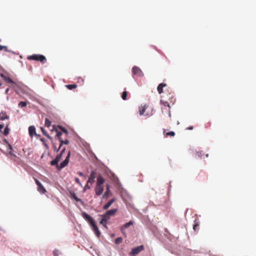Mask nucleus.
<instances>
[{
    "label": "nucleus",
    "mask_w": 256,
    "mask_h": 256,
    "mask_svg": "<svg viewBox=\"0 0 256 256\" xmlns=\"http://www.w3.org/2000/svg\"><path fill=\"white\" fill-rule=\"evenodd\" d=\"M71 197L74 198L76 201L80 202L82 204H83V202L80 198H78L74 192H70Z\"/></svg>",
    "instance_id": "4468645a"
},
{
    "label": "nucleus",
    "mask_w": 256,
    "mask_h": 256,
    "mask_svg": "<svg viewBox=\"0 0 256 256\" xmlns=\"http://www.w3.org/2000/svg\"><path fill=\"white\" fill-rule=\"evenodd\" d=\"M29 134L30 136H32L36 134V128L34 126H30L28 128Z\"/></svg>",
    "instance_id": "dca6fc26"
},
{
    "label": "nucleus",
    "mask_w": 256,
    "mask_h": 256,
    "mask_svg": "<svg viewBox=\"0 0 256 256\" xmlns=\"http://www.w3.org/2000/svg\"><path fill=\"white\" fill-rule=\"evenodd\" d=\"M78 174L79 176H84V175H83V174H82V172H78Z\"/></svg>",
    "instance_id": "49530a36"
},
{
    "label": "nucleus",
    "mask_w": 256,
    "mask_h": 256,
    "mask_svg": "<svg viewBox=\"0 0 256 256\" xmlns=\"http://www.w3.org/2000/svg\"><path fill=\"white\" fill-rule=\"evenodd\" d=\"M164 96H163V99H162L160 100V103L162 104H163L164 106H168V108L169 115L170 116V104L168 101H166L164 99Z\"/></svg>",
    "instance_id": "9b49d317"
},
{
    "label": "nucleus",
    "mask_w": 256,
    "mask_h": 256,
    "mask_svg": "<svg viewBox=\"0 0 256 256\" xmlns=\"http://www.w3.org/2000/svg\"><path fill=\"white\" fill-rule=\"evenodd\" d=\"M166 86V84L164 83H160L158 84L157 88V90L160 94H161L163 92V88Z\"/></svg>",
    "instance_id": "f8f14e48"
},
{
    "label": "nucleus",
    "mask_w": 256,
    "mask_h": 256,
    "mask_svg": "<svg viewBox=\"0 0 256 256\" xmlns=\"http://www.w3.org/2000/svg\"><path fill=\"white\" fill-rule=\"evenodd\" d=\"M133 224L132 221H130L126 223L122 227V230L124 228H126L130 227L131 225Z\"/></svg>",
    "instance_id": "aec40b11"
},
{
    "label": "nucleus",
    "mask_w": 256,
    "mask_h": 256,
    "mask_svg": "<svg viewBox=\"0 0 256 256\" xmlns=\"http://www.w3.org/2000/svg\"><path fill=\"white\" fill-rule=\"evenodd\" d=\"M34 181L38 186V190L42 194L46 193V190L40 182L36 178L34 179Z\"/></svg>",
    "instance_id": "39448f33"
},
{
    "label": "nucleus",
    "mask_w": 256,
    "mask_h": 256,
    "mask_svg": "<svg viewBox=\"0 0 256 256\" xmlns=\"http://www.w3.org/2000/svg\"><path fill=\"white\" fill-rule=\"evenodd\" d=\"M196 154L198 158H201L204 153L202 151H200L196 152Z\"/></svg>",
    "instance_id": "c9c22d12"
},
{
    "label": "nucleus",
    "mask_w": 256,
    "mask_h": 256,
    "mask_svg": "<svg viewBox=\"0 0 256 256\" xmlns=\"http://www.w3.org/2000/svg\"><path fill=\"white\" fill-rule=\"evenodd\" d=\"M105 182L104 179L102 178V176L100 175H99L97 178L96 184L103 186Z\"/></svg>",
    "instance_id": "9d476101"
},
{
    "label": "nucleus",
    "mask_w": 256,
    "mask_h": 256,
    "mask_svg": "<svg viewBox=\"0 0 256 256\" xmlns=\"http://www.w3.org/2000/svg\"><path fill=\"white\" fill-rule=\"evenodd\" d=\"M3 46H2L0 45V50H3Z\"/></svg>",
    "instance_id": "8fccbe9b"
},
{
    "label": "nucleus",
    "mask_w": 256,
    "mask_h": 256,
    "mask_svg": "<svg viewBox=\"0 0 256 256\" xmlns=\"http://www.w3.org/2000/svg\"><path fill=\"white\" fill-rule=\"evenodd\" d=\"M9 117L6 115V113H0V120H4L5 119H8Z\"/></svg>",
    "instance_id": "412c9836"
},
{
    "label": "nucleus",
    "mask_w": 256,
    "mask_h": 256,
    "mask_svg": "<svg viewBox=\"0 0 256 256\" xmlns=\"http://www.w3.org/2000/svg\"><path fill=\"white\" fill-rule=\"evenodd\" d=\"M70 151H68L65 160L62 162H61L60 165L58 164V162L56 158L50 162V164L52 166H56L58 170H60L61 169L63 168L68 165L70 160Z\"/></svg>",
    "instance_id": "f03ea898"
},
{
    "label": "nucleus",
    "mask_w": 256,
    "mask_h": 256,
    "mask_svg": "<svg viewBox=\"0 0 256 256\" xmlns=\"http://www.w3.org/2000/svg\"><path fill=\"white\" fill-rule=\"evenodd\" d=\"M8 146H9V150H10V151L8 152V154H9L10 156H14V157L16 158V154H14L12 152V146L10 145V144L8 145Z\"/></svg>",
    "instance_id": "a878e982"
},
{
    "label": "nucleus",
    "mask_w": 256,
    "mask_h": 256,
    "mask_svg": "<svg viewBox=\"0 0 256 256\" xmlns=\"http://www.w3.org/2000/svg\"><path fill=\"white\" fill-rule=\"evenodd\" d=\"M96 176V172L94 170L92 171L88 178V183H90L91 184H93L94 182Z\"/></svg>",
    "instance_id": "6e6552de"
},
{
    "label": "nucleus",
    "mask_w": 256,
    "mask_h": 256,
    "mask_svg": "<svg viewBox=\"0 0 256 256\" xmlns=\"http://www.w3.org/2000/svg\"><path fill=\"white\" fill-rule=\"evenodd\" d=\"M127 95H128L127 92L126 91H124L122 92V100H126Z\"/></svg>",
    "instance_id": "cd10ccee"
},
{
    "label": "nucleus",
    "mask_w": 256,
    "mask_h": 256,
    "mask_svg": "<svg viewBox=\"0 0 256 256\" xmlns=\"http://www.w3.org/2000/svg\"><path fill=\"white\" fill-rule=\"evenodd\" d=\"M74 180H75V182L76 183H77L80 186H82V184L80 183V180L78 178L76 177V178H75Z\"/></svg>",
    "instance_id": "4c0bfd02"
},
{
    "label": "nucleus",
    "mask_w": 256,
    "mask_h": 256,
    "mask_svg": "<svg viewBox=\"0 0 256 256\" xmlns=\"http://www.w3.org/2000/svg\"><path fill=\"white\" fill-rule=\"evenodd\" d=\"M144 250V246H138L136 248H135L132 250L130 252V254L132 256H136L142 250Z\"/></svg>",
    "instance_id": "0eeeda50"
},
{
    "label": "nucleus",
    "mask_w": 256,
    "mask_h": 256,
    "mask_svg": "<svg viewBox=\"0 0 256 256\" xmlns=\"http://www.w3.org/2000/svg\"><path fill=\"white\" fill-rule=\"evenodd\" d=\"M168 98L170 102L174 104V102H175V98H174L172 94L170 93Z\"/></svg>",
    "instance_id": "4be33fe9"
},
{
    "label": "nucleus",
    "mask_w": 256,
    "mask_h": 256,
    "mask_svg": "<svg viewBox=\"0 0 256 256\" xmlns=\"http://www.w3.org/2000/svg\"><path fill=\"white\" fill-rule=\"evenodd\" d=\"M199 224L198 222H196V221H194V224L193 226V229L194 230H196Z\"/></svg>",
    "instance_id": "f704fd0d"
},
{
    "label": "nucleus",
    "mask_w": 256,
    "mask_h": 256,
    "mask_svg": "<svg viewBox=\"0 0 256 256\" xmlns=\"http://www.w3.org/2000/svg\"><path fill=\"white\" fill-rule=\"evenodd\" d=\"M166 136H175V132H170L166 133Z\"/></svg>",
    "instance_id": "c85d7f7f"
},
{
    "label": "nucleus",
    "mask_w": 256,
    "mask_h": 256,
    "mask_svg": "<svg viewBox=\"0 0 256 256\" xmlns=\"http://www.w3.org/2000/svg\"><path fill=\"white\" fill-rule=\"evenodd\" d=\"M147 107H148L147 106H142V108H140V110H139L140 115H142L144 114V112Z\"/></svg>",
    "instance_id": "5701e85b"
},
{
    "label": "nucleus",
    "mask_w": 256,
    "mask_h": 256,
    "mask_svg": "<svg viewBox=\"0 0 256 256\" xmlns=\"http://www.w3.org/2000/svg\"><path fill=\"white\" fill-rule=\"evenodd\" d=\"M115 201L114 198H112L110 201H108L104 206L103 209L106 210L110 207V206L112 204L113 202Z\"/></svg>",
    "instance_id": "ddd939ff"
},
{
    "label": "nucleus",
    "mask_w": 256,
    "mask_h": 256,
    "mask_svg": "<svg viewBox=\"0 0 256 256\" xmlns=\"http://www.w3.org/2000/svg\"><path fill=\"white\" fill-rule=\"evenodd\" d=\"M106 186V190H110V186H109V184H107Z\"/></svg>",
    "instance_id": "de8ad7c7"
},
{
    "label": "nucleus",
    "mask_w": 256,
    "mask_h": 256,
    "mask_svg": "<svg viewBox=\"0 0 256 256\" xmlns=\"http://www.w3.org/2000/svg\"><path fill=\"white\" fill-rule=\"evenodd\" d=\"M3 50H4L6 52H10V50H8L7 47L6 46H3Z\"/></svg>",
    "instance_id": "79ce46f5"
},
{
    "label": "nucleus",
    "mask_w": 256,
    "mask_h": 256,
    "mask_svg": "<svg viewBox=\"0 0 256 256\" xmlns=\"http://www.w3.org/2000/svg\"><path fill=\"white\" fill-rule=\"evenodd\" d=\"M50 124H51V122L48 118H46L44 126L46 127H49L50 126Z\"/></svg>",
    "instance_id": "bb28decb"
},
{
    "label": "nucleus",
    "mask_w": 256,
    "mask_h": 256,
    "mask_svg": "<svg viewBox=\"0 0 256 256\" xmlns=\"http://www.w3.org/2000/svg\"><path fill=\"white\" fill-rule=\"evenodd\" d=\"M59 128L62 130L63 131V132H64V133H66V134H68V131L66 129H65L64 128H62V126H59Z\"/></svg>",
    "instance_id": "ea45409f"
},
{
    "label": "nucleus",
    "mask_w": 256,
    "mask_h": 256,
    "mask_svg": "<svg viewBox=\"0 0 256 256\" xmlns=\"http://www.w3.org/2000/svg\"><path fill=\"white\" fill-rule=\"evenodd\" d=\"M82 217L86 220L92 227V229L96 234L98 237H100V232L99 231L98 228L96 224L94 219L90 215L86 214V212H82Z\"/></svg>",
    "instance_id": "f257e3e1"
},
{
    "label": "nucleus",
    "mask_w": 256,
    "mask_h": 256,
    "mask_svg": "<svg viewBox=\"0 0 256 256\" xmlns=\"http://www.w3.org/2000/svg\"><path fill=\"white\" fill-rule=\"evenodd\" d=\"M66 87L68 88L69 90H72V89L76 88L77 87V85L76 84H68V85H66Z\"/></svg>",
    "instance_id": "b1692460"
},
{
    "label": "nucleus",
    "mask_w": 256,
    "mask_h": 256,
    "mask_svg": "<svg viewBox=\"0 0 256 256\" xmlns=\"http://www.w3.org/2000/svg\"><path fill=\"white\" fill-rule=\"evenodd\" d=\"M194 128L192 126H190L189 127H188L186 129L187 130H193Z\"/></svg>",
    "instance_id": "a18cd8bd"
},
{
    "label": "nucleus",
    "mask_w": 256,
    "mask_h": 256,
    "mask_svg": "<svg viewBox=\"0 0 256 256\" xmlns=\"http://www.w3.org/2000/svg\"><path fill=\"white\" fill-rule=\"evenodd\" d=\"M60 144L59 146V148H60L62 144H69V141L68 140H62V138H60Z\"/></svg>",
    "instance_id": "a211bd4d"
},
{
    "label": "nucleus",
    "mask_w": 256,
    "mask_h": 256,
    "mask_svg": "<svg viewBox=\"0 0 256 256\" xmlns=\"http://www.w3.org/2000/svg\"><path fill=\"white\" fill-rule=\"evenodd\" d=\"M9 90H9V88H7L6 90L5 93H6V94H8V92H9Z\"/></svg>",
    "instance_id": "09e8293b"
},
{
    "label": "nucleus",
    "mask_w": 256,
    "mask_h": 256,
    "mask_svg": "<svg viewBox=\"0 0 256 256\" xmlns=\"http://www.w3.org/2000/svg\"><path fill=\"white\" fill-rule=\"evenodd\" d=\"M53 128H54V129L55 128V126H53Z\"/></svg>",
    "instance_id": "603ef678"
},
{
    "label": "nucleus",
    "mask_w": 256,
    "mask_h": 256,
    "mask_svg": "<svg viewBox=\"0 0 256 256\" xmlns=\"http://www.w3.org/2000/svg\"><path fill=\"white\" fill-rule=\"evenodd\" d=\"M40 140L43 142V143H44V146H46V148H48V145L45 142L44 139L43 138H40Z\"/></svg>",
    "instance_id": "58836bf2"
},
{
    "label": "nucleus",
    "mask_w": 256,
    "mask_h": 256,
    "mask_svg": "<svg viewBox=\"0 0 256 256\" xmlns=\"http://www.w3.org/2000/svg\"><path fill=\"white\" fill-rule=\"evenodd\" d=\"M206 156L208 158V154H206Z\"/></svg>",
    "instance_id": "3c124183"
},
{
    "label": "nucleus",
    "mask_w": 256,
    "mask_h": 256,
    "mask_svg": "<svg viewBox=\"0 0 256 256\" xmlns=\"http://www.w3.org/2000/svg\"><path fill=\"white\" fill-rule=\"evenodd\" d=\"M102 218L104 219L105 222H107L110 218V216L107 215L106 213L102 215Z\"/></svg>",
    "instance_id": "393cba45"
},
{
    "label": "nucleus",
    "mask_w": 256,
    "mask_h": 256,
    "mask_svg": "<svg viewBox=\"0 0 256 256\" xmlns=\"http://www.w3.org/2000/svg\"><path fill=\"white\" fill-rule=\"evenodd\" d=\"M60 148H57L56 146H54V150L56 152H58L59 150H60Z\"/></svg>",
    "instance_id": "37998d69"
},
{
    "label": "nucleus",
    "mask_w": 256,
    "mask_h": 256,
    "mask_svg": "<svg viewBox=\"0 0 256 256\" xmlns=\"http://www.w3.org/2000/svg\"><path fill=\"white\" fill-rule=\"evenodd\" d=\"M0 76L1 78H2L4 80V81L8 83V84H14V83L13 80L10 78L8 76H6L4 74H0Z\"/></svg>",
    "instance_id": "1a4fd4ad"
},
{
    "label": "nucleus",
    "mask_w": 256,
    "mask_h": 256,
    "mask_svg": "<svg viewBox=\"0 0 256 256\" xmlns=\"http://www.w3.org/2000/svg\"><path fill=\"white\" fill-rule=\"evenodd\" d=\"M56 136H58V138L60 140V138H61L60 136H61L62 133V132L58 131V130L57 129H56Z\"/></svg>",
    "instance_id": "72a5a7b5"
},
{
    "label": "nucleus",
    "mask_w": 256,
    "mask_h": 256,
    "mask_svg": "<svg viewBox=\"0 0 256 256\" xmlns=\"http://www.w3.org/2000/svg\"><path fill=\"white\" fill-rule=\"evenodd\" d=\"M132 74L137 76L142 77L144 76L142 70L138 66H134L132 68Z\"/></svg>",
    "instance_id": "20e7f679"
},
{
    "label": "nucleus",
    "mask_w": 256,
    "mask_h": 256,
    "mask_svg": "<svg viewBox=\"0 0 256 256\" xmlns=\"http://www.w3.org/2000/svg\"><path fill=\"white\" fill-rule=\"evenodd\" d=\"M122 241V238H121V237H118V238H117L116 240H115V243L116 244H119L120 243H121Z\"/></svg>",
    "instance_id": "c756f323"
},
{
    "label": "nucleus",
    "mask_w": 256,
    "mask_h": 256,
    "mask_svg": "<svg viewBox=\"0 0 256 256\" xmlns=\"http://www.w3.org/2000/svg\"><path fill=\"white\" fill-rule=\"evenodd\" d=\"M8 132H9V129H8V126H6V127L4 128V132H3V133H4V134L5 136H6V135H7V134H8Z\"/></svg>",
    "instance_id": "473e14b6"
},
{
    "label": "nucleus",
    "mask_w": 256,
    "mask_h": 256,
    "mask_svg": "<svg viewBox=\"0 0 256 256\" xmlns=\"http://www.w3.org/2000/svg\"><path fill=\"white\" fill-rule=\"evenodd\" d=\"M110 194V190H106L103 196V197L106 198H108Z\"/></svg>",
    "instance_id": "2f4dec72"
},
{
    "label": "nucleus",
    "mask_w": 256,
    "mask_h": 256,
    "mask_svg": "<svg viewBox=\"0 0 256 256\" xmlns=\"http://www.w3.org/2000/svg\"><path fill=\"white\" fill-rule=\"evenodd\" d=\"M117 211V208H114L108 210L106 213V214L107 215L109 216H113L114 215V214L116 213Z\"/></svg>",
    "instance_id": "2eb2a0df"
},
{
    "label": "nucleus",
    "mask_w": 256,
    "mask_h": 256,
    "mask_svg": "<svg viewBox=\"0 0 256 256\" xmlns=\"http://www.w3.org/2000/svg\"><path fill=\"white\" fill-rule=\"evenodd\" d=\"M107 222H105V220L102 218L101 220L100 221V224H102L104 226H106Z\"/></svg>",
    "instance_id": "e433bc0d"
},
{
    "label": "nucleus",
    "mask_w": 256,
    "mask_h": 256,
    "mask_svg": "<svg viewBox=\"0 0 256 256\" xmlns=\"http://www.w3.org/2000/svg\"><path fill=\"white\" fill-rule=\"evenodd\" d=\"M41 130H42V134L45 136H46L48 138H49L50 140H52V137L48 134V133L47 132L42 128H41Z\"/></svg>",
    "instance_id": "6ab92c4d"
},
{
    "label": "nucleus",
    "mask_w": 256,
    "mask_h": 256,
    "mask_svg": "<svg viewBox=\"0 0 256 256\" xmlns=\"http://www.w3.org/2000/svg\"><path fill=\"white\" fill-rule=\"evenodd\" d=\"M27 58L29 60L40 62L42 64H44L46 62V57L42 54H34L32 56H28Z\"/></svg>",
    "instance_id": "7ed1b4c3"
},
{
    "label": "nucleus",
    "mask_w": 256,
    "mask_h": 256,
    "mask_svg": "<svg viewBox=\"0 0 256 256\" xmlns=\"http://www.w3.org/2000/svg\"><path fill=\"white\" fill-rule=\"evenodd\" d=\"M65 150H66V148H62V151L60 152V153L58 154L56 158V159L59 162L62 158V156L63 155V154L65 152Z\"/></svg>",
    "instance_id": "f3484780"
},
{
    "label": "nucleus",
    "mask_w": 256,
    "mask_h": 256,
    "mask_svg": "<svg viewBox=\"0 0 256 256\" xmlns=\"http://www.w3.org/2000/svg\"><path fill=\"white\" fill-rule=\"evenodd\" d=\"M94 190L97 196H100L104 192V186L96 184Z\"/></svg>",
    "instance_id": "423d86ee"
},
{
    "label": "nucleus",
    "mask_w": 256,
    "mask_h": 256,
    "mask_svg": "<svg viewBox=\"0 0 256 256\" xmlns=\"http://www.w3.org/2000/svg\"><path fill=\"white\" fill-rule=\"evenodd\" d=\"M90 186L88 185V183L87 182L85 186L84 190H86V189H90Z\"/></svg>",
    "instance_id": "a19ab883"
},
{
    "label": "nucleus",
    "mask_w": 256,
    "mask_h": 256,
    "mask_svg": "<svg viewBox=\"0 0 256 256\" xmlns=\"http://www.w3.org/2000/svg\"><path fill=\"white\" fill-rule=\"evenodd\" d=\"M26 105H27V104L26 102H20L18 104V106L20 107H22V108L25 107L26 106Z\"/></svg>",
    "instance_id": "7c9ffc66"
},
{
    "label": "nucleus",
    "mask_w": 256,
    "mask_h": 256,
    "mask_svg": "<svg viewBox=\"0 0 256 256\" xmlns=\"http://www.w3.org/2000/svg\"><path fill=\"white\" fill-rule=\"evenodd\" d=\"M4 124H0V132H1L2 131V128H4Z\"/></svg>",
    "instance_id": "c03bdc74"
}]
</instances>
